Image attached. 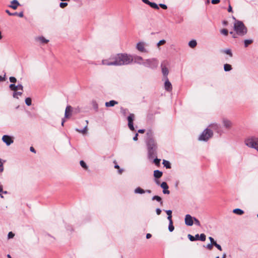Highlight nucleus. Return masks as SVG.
Here are the masks:
<instances>
[{
	"label": "nucleus",
	"instance_id": "0eeeda50",
	"mask_svg": "<svg viewBox=\"0 0 258 258\" xmlns=\"http://www.w3.org/2000/svg\"><path fill=\"white\" fill-rule=\"evenodd\" d=\"M135 118V115L133 113L130 114V115L127 117L128 120V125L130 129L134 131L135 130L134 125H133V121Z\"/></svg>",
	"mask_w": 258,
	"mask_h": 258
},
{
	"label": "nucleus",
	"instance_id": "774afa93",
	"mask_svg": "<svg viewBox=\"0 0 258 258\" xmlns=\"http://www.w3.org/2000/svg\"><path fill=\"white\" fill-rule=\"evenodd\" d=\"M122 172H123V170L122 169H121L120 168L118 169V173H119V174H122Z\"/></svg>",
	"mask_w": 258,
	"mask_h": 258
},
{
	"label": "nucleus",
	"instance_id": "f3484780",
	"mask_svg": "<svg viewBox=\"0 0 258 258\" xmlns=\"http://www.w3.org/2000/svg\"><path fill=\"white\" fill-rule=\"evenodd\" d=\"M86 125L83 129H82V130L76 129V131L79 132V133H81L83 135L86 134L87 133V131H88L87 125L88 124V121L87 120H86Z\"/></svg>",
	"mask_w": 258,
	"mask_h": 258
},
{
	"label": "nucleus",
	"instance_id": "412c9836",
	"mask_svg": "<svg viewBox=\"0 0 258 258\" xmlns=\"http://www.w3.org/2000/svg\"><path fill=\"white\" fill-rule=\"evenodd\" d=\"M233 213L237 214V215H241L244 213L243 211H242V210H241L240 209H234L233 210Z\"/></svg>",
	"mask_w": 258,
	"mask_h": 258
},
{
	"label": "nucleus",
	"instance_id": "dca6fc26",
	"mask_svg": "<svg viewBox=\"0 0 258 258\" xmlns=\"http://www.w3.org/2000/svg\"><path fill=\"white\" fill-rule=\"evenodd\" d=\"M19 6H20V4L17 0H13L11 2V4L9 6V7L16 10Z\"/></svg>",
	"mask_w": 258,
	"mask_h": 258
},
{
	"label": "nucleus",
	"instance_id": "2eb2a0df",
	"mask_svg": "<svg viewBox=\"0 0 258 258\" xmlns=\"http://www.w3.org/2000/svg\"><path fill=\"white\" fill-rule=\"evenodd\" d=\"M161 187L163 189V192L164 194H169L170 193L169 190H168V185L165 182H163L161 184Z\"/></svg>",
	"mask_w": 258,
	"mask_h": 258
},
{
	"label": "nucleus",
	"instance_id": "680f3d73",
	"mask_svg": "<svg viewBox=\"0 0 258 258\" xmlns=\"http://www.w3.org/2000/svg\"><path fill=\"white\" fill-rule=\"evenodd\" d=\"M152 237V235L150 233H148L146 235V238L147 239H149Z\"/></svg>",
	"mask_w": 258,
	"mask_h": 258
},
{
	"label": "nucleus",
	"instance_id": "9d476101",
	"mask_svg": "<svg viewBox=\"0 0 258 258\" xmlns=\"http://www.w3.org/2000/svg\"><path fill=\"white\" fill-rule=\"evenodd\" d=\"M72 111H73V108L71 106H67L66 110H65V117L66 118H70L72 114Z\"/></svg>",
	"mask_w": 258,
	"mask_h": 258
},
{
	"label": "nucleus",
	"instance_id": "72a5a7b5",
	"mask_svg": "<svg viewBox=\"0 0 258 258\" xmlns=\"http://www.w3.org/2000/svg\"><path fill=\"white\" fill-rule=\"evenodd\" d=\"M253 41L252 40H245L244 41V45L245 47H247L248 45L251 44L252 43Z\"/></svg>",
	"mask_w": 258,
	"mask_h": 258
},
{
	"label": "nucleus",
	"instance_id": "e2e57ef3",
	"mask_svg": "<svg viewBox=\"0 0 258 258\" xmlns=\"http://www.w3.org/2000/svg\"><path fill=\"white\" fill-rule=\"evenodd\" d=\"M138 134H136L135 136L134 137L133 140L134 141H137L138 140Z\"/></svg>",
	"mask_w": 258,
	"mask_h": 258
},
{
	"label": "nucleus",
	"instance_id": "aec40b11",
	"mask_svg": "<svg viewBox=\"0 0 258 258\" xmlns=\"http://www.w3.org/2000/svg\"><path fill=\"white\" fill-rule=\"evenodd\" d=\"M187 237L189 238V239L191 241L197 240H199V235L198 234H196L195 236H194L190 234H188Z\"/></svg>",
	"mask_w": 258,
	"mask_h": 258
},
{
	"label": "nucleus",
	"instance_id": "20e7f679",
	"mask_svg": "<svg viewBox=\"0 0 258 258\" xmlns=\"http://www.w3.org/2000/svg\"><path fill=\"white\" fill-rule=\"evenodd\" d=\"M213 132L209 128L205 130L199 138L200 141H207L213 136Z\"/></svg>",
	"mask_w": 258,
	"mask_h": 258
},
{
	"label": "nucleus",
	"instance_id": "37998d69",
	"mask_svg": "<svg viewBox=\"0 0 258 258\" xmlns=\"http://www.w3.org/2000/svg\"><path fill=\"white\" fill-rule=\"evenodd\" d=\"M6 12L9 15V16H15L16 15L17 12L12 13H11L9 10H7L6 11Z\"/></svg>",
	"mask_w": 258,
	"mask_h": 258
},
{
	"label": "nucleus",
	"instance_id": "423d86ee",
	"mask_svg": "<svg viewBox=\"0 0 258 258\" xmlns=\"http://www.w3.org/2000/svg\"><path fill=\"white\" fill-rule=\"evenodd\" d=\"M148 147L150 154H153L156 148V144L153 140H150L148 142Z\"/></svg>",
	"mask_w": 258,
	"mask_h": 258
},
{
	"label": "nucleus",
	"instance_id": "09e8293b",
	"mask_svg": "<svg viewBox=\"0 0 258 258\" xmlns=\"http://www.w3.org/2000/svg\"><path fill=\"white\" fill-rule=\"evenodd\" d=\"M194 221H195V224L198 226H200V222L199 221V220L196 218H194Z\"/></svg>",
	"mask_w": 258,
	"mask_h": 258
},
{
	"label": "nucleus",
	"instance_id": "ea45409f",
	"mask_svg": "<svg viewBox=\"0 0 258 258\" xmlns=\"http://www.w3.org/2000/svg\"><path fill=\"white\" fill-rule=\"evenodd\" d=\"M67 6H68V3H60V5H59L60 7L61 8H64L66 7H67Z\"/></svg>",
	"mask_w": 258,
	"mask_h": 258
},
{
	"label": "nucleus",
	"instance_id": "bf43d9fd",
	"mask_svg": "<svg viewBox=\"0 0 258 258\" xmlns=\"http://www.w3.org/2000/svg\"><path fill=\"white\" fill-rule=\"evenodd\" d=\"M30 150L32 152H33L35 153H36L35 150L33 147H31Z\"/></svg>",
	"mask_w": 258,
	"mask_h": 258
},
{
	"label": "nucleus",
	"instance_id": "c756f323",
	"mask_svg": "<svg viewBox=\"0 0 258 258\" xmlns=\"http://www.w3.org/2000/svg\"><path fill=\"white\" fill-rule=\"evenodd\" d=\"M223 52L228 55H229L230 57H232L233 54L231 52V50L229 49H225L223 51Z\"/></svg>",
	"mask_w": 258,
	"mask_h": 258
},
{
	"label": "nucleus",
	"instance_id": "a878e982",
	"mask_svg": "<svg viewBox=\"0 0 258 258\" xmlns=\"http://www.w3.org/2000/svg\"><path fill=\"white\" fill-rule=\"evenodd\" d=\"M152 200H156L159 202H160L161 205L163 204V202L160 197L158 196H155L152 198Z\"/></svg>",
	"mask_w": 258,
	"mask_h": 258
},
{
	"label": "nucleus",
	"instance_id": "2f4dec72",
	"mask_svg": "<svg viewBox=\"0 0 258 258\" xmlns=\"http://www.w3.org/2000/svg\"><path fill=\"white\" fill-rule=\"evenodd\" d=\"M220 32L222 34L227 36L228 34V30L226 29H222L220 30Z\"/></svg>",
	"mask_w": 258,
	"mask_h": 258
},
{
	"label": "nucleus",
	"instance_id": "4d7b16f0",
	"mask_svg": "<svg viewBox=\"0 0 258 258\" xmlns=\"http://www.w3.org/2000/svg\"><path fill=\"white\" fill-rule=\"evenodd\" d=\"M161 213V210L160 209H156V213L158 215H160Z\"/></svg>",
	"mask_w": 258,
	"mask_h": 258
},
{
	"label": "nucleus",
	"instance_id": "e433bc0d",
	"mask_svg": "<svg viewBox=\"0 0 258 258\" xmlns=\"http://www.w3.org/2000/svg\"><path fill=\"white\" fill-rule=\"evenodd\" d=\"M166 43L165 40H161L157 43V46L159 48L160 46L164 45Z\"/></svg>",
	"mask_w": 258,
	"mask_h": 258
},
{
	"label": "nucleus",
	"instance_id": "4468645a",
	"mask_svg": "<svg viewBox=\"0 0 258 258\" xmlns=\"http://www.w3.org/2000/svg\"><path fill=\"white\" fill-rule=\"evenodd\" d=\"M223 123L225 127L228 130L230 129L232 125V123L231 121L227 119H223Z\"/></svg>",
	"mask_w": 258,
	"mask_h": 258
},
{
	"label": "nucleus",
	"instance_id": "79ce46f5",
	"mask_svg": "<svg viewBox=\"0 0 258 258\" xmlns=\"http://www.w3.org/2000/svg\"><path fill=\"white\" fill-rule=\"evenodd\" d=\"M209 127L214 129H217L218 128V125L217 124H211L209 125Z\"/></svg>",
	"mask_w": 258,
	"mask_h": 258
},
{
	"label": "nucleus",
	"instance_id": "49530a36",
	"mask_svg": "<svg viewBox=\"0 0 258 258\" xmlns=\"http://www.w3.org/2000/svg\"><path fill=\"white\" fill-rule=\"evenodd\" d=\"M159 6H160L161 8H162V9H164V10H166V9H167V6H166V5H165V4H160V5H159Z\"/></svg>",
	"mask_w": 258,
	"mask_h": 258
},
{
	"label": "nucleus",
	"instance_id": "c9c22d12",
	"mask_svg": "<svg viewBox=\"0 0 258 258\" xmlns=\"http://www.w3.org/2000/svg\"><path fill=\"white\" fill-rule=\"evenodd\" d=\"M168 229H169V231H170V232H172V231H173L174 230V227L173 225V222L172 223H171V222L169 223V227H168Z\"/></svg>",
	"mask_w": 258,
	"mask_h": 258
},
{
	"label": "nucleus",
	"instance_id": "f257e3e1",
	"mask_svg": "<svg viewBox=\"0 0 258 258\" xmlns=\"http://www.w3.org/2000/svg\"><path fill=\"white\" fill-rule=\"evenodd\" d=\"M134 61L133 56L126 53H119L109 58L103 59L102 64L106 66H122L131 63Z\"/></svg>",
	"mask_w": 258,
	"mask_h": 258
},
{
	"label": "nucleus",
	"instance_id": "de8ad7c7",
	"mask_svg": "<svg viewBox=\"0 0 258 258\" xmlns=\"http://www.w3.org/2000/svg\"><path fill=\"white\" fill-rule=\"evenodd\" d=\"M4 170L3 163H2L1 160L0 159V171H3Z\"/></svg>",
	"mask_w": 258,
	"mask_h": 258
},
{
	"label": "nucleus",
	"instance_id": "69168bd1",
	"mask_svg": "<svg viewBox=\"0 0 258 258\" xmlns=\"http://www.w3.org/2000/svg\"><path fill=\"white\" fill-rule=\"evenodd\" d=\"M145 130H139L138 131V133H141V134H143V133H145Z\"/></svg>",
	"mask_w": 258,
	"mask_h": 258
},
{
	"label": "nucleus",
	"instance_id": "bb28decb",
	"mask_svg": "<svg viewBox=\"0 0 258 258\" xmlns=\"http://www.w3.org/2000/svg\"><path fill=\"white\" fill-rule=\"evenodd\" d=\"M224 71L226 72L232 70V67L229 64H225L224 66Z\"/></svg>",
	"mask_w": 258,
	"mask_h": 258
},
{
	"label": "nucleus",
	"instance_id": "603ef678",
	"mask_svg": "<svg viewBox=\"0 0 258 258\" xmlns=\"http://www.w3.org/2000/svg\"><path fill=\"white\" fill-rule=\"evenodd\" d=\"M220 2V0H212V3L213 4H217L218 3H219Z\"/></svg>",
	"mask_w": 258,
	"mask_h": 258
},
{
	"label": "nucleus",
	"instance_id": "13d9d810",
	"mask_svg": "<svg viewBox=\"0 0 258 258\" xmlns=\"http://www.w3.org/2000/svg\"><path fill=\"white\" fill-rule=\"evenodd\" d=\"M2 193H3V187L0 186V195H2ZM4 193L6 194L7 191H4Z\"/></svg>",
	"mask_w": 258,
	"mask_h": 258
},
{
	"label": "nucleus",
	"instance_id": "6ab92c4d",
	"mask_svg": "<svg viewBox=\"0 0 258 258\" xmlns=\"http://www.w3.org/2000/svg\"><path fill=\"white\" fill-rule=\"evenodd\" d=\"M118 102L114 101V100H111L109 102H106L105 103V106L106 107H111V106H114L115 105L117 104Z\"/></svg>",
	"mask_w": 258,
	"mask_h": 258
},
{
	"label": "nucleus",
	"instance_id": "0e129e2a",
	"mask_svg": "<svg viewBox=\"0 0 258 258\" xmlns=\"http://www.w3.org/2000/svg\"><path fill=\"white\" fill-rule=\"evenodd\" d=\"M167 219H168V220L169 221V223L170 222H171L172 223V216H168V218Z\"/></svg>",
	"mask_w": 258,
	"mask_h": 258
},
{
	"label": "nucleus",
	"instance_id": "7ed1b4c3",
	"mask_svg": "<svg viewBox=\"0 0 258 258\" xmlns=\"http://www.w3.org/2000/svg\"><path fill=\"white\" fill-rule=\"evenodd\" d=\"M11 90L14 91L13 97L18 98L19 96H21L23 94V87L21 84L16 86L15 84H12L9 86Z\"/></svg>",
	"mask_w": 258,
	"mask_h": 258
},
{
	"label": "nucleus",
	"instance_id": "6e6d98bb",
	"mask_svg": "<svg viewBox=\"0 0 258 258\" xmlns=\"http://www.w3.org/2000/svg\"><path fill=\"white\" fill-rule=\"evenodd\" d=\"M113 163L115 164L114 168L119 169V166L116 164V161H114Z\"/></svg>",
	"mask_w": 258,
	"mask_h": 258
},
{
	"label": "nucleus",
	"instance_id": "a211bd4d",
	"mask_svg": "<svg viewBox=\"0 0 258 258\" xmlns=\"http://www.w3.org/2000/svg\"><path fill=\"white\" fill-rule=\"evenodd\" d=\"M162 175H163L162 172H161L158 170H156L154 171V176L156 178H160L162 176Z\"/></svg>",
	"mask_w": 258,
	"mask_h": 258
},
{
	"label": "nucleus",
	"instance_id": "052dcab7",
	"mask_svg": "<svg viewBox=\"0 0 258 258\" xmlns=\"http://www.w3.org/2000/svg\"><path fill=\"white\" fill-rule=\"evenodd\" d=\"M144 3H145L146 4H147L149 5V3H150V1H149L148 0H142Z\"/></svg>",
	"mask_w": 258,
	"mask_h": 258
},
{
	"label": "nucleus",
	"instance_id": "ddd939ff",
	"mask_svg": "<svg viewBox=\"0 0 258 258\" xmlns=\"http://www.w3.org/2000/svg\"><path fill=\"white\" fill-rule=\"evenodd\" d=\"M145 46V44L144 42H140L137 43L136 47L137 49L141 52H147Z\"/></svg>",
	"mask_w": 258,
	"mask_h": 258
},
{
	"label": "nucleus",
	"instance_id": "393cba45",
	"mask_svg": "<svg viewBox=\"0 0 258 258\" xmlns=\"http://www.w3.org/2000/svg\"><path fill=\"white\" fill-rule=\"evenodd\" d=\"M135 193L137 194H144L145 192V190H144L143 189L141 188V187H139L135 189Z\"/></svg>",
	"mask_w": 258,
	"mask_h": 258
},
{
	"label": "nucleus",
	"instance_id": "4be33fe9",
	"mask_svg": "<svg viewBox=\"0 0 258 258\" xmlns=\"http://www.w3.org/2000/svg\"><path fill=\"white\" fill-rule=\"evenodd\" d=\"M133 58L135 62L141 63V62L143 60V58L139 56H133Z\"/></svg>",
	"mask_w": 258,
	"mask_h": 258
},
{
	"label": "nucleus",
	"instance_id": "39448f33",
	"mask_svg": "<svg viewBox=\"0 0 258 258\" xmlns=\"http://www.w3.org/2000/svg\"><path fill=\"white\" fill-rule=\"evenodd\" d=\"M245 144L249 147L253 148L258 151V139L251 138L245 141Z\"/></svg>",
	"mask_w": 258,
	"mask_h": 258
},
{
	"label": "nucleus",
	"instance_id": "5701e85b",
	"mask_svg": "<svg viewBox=\"0 0 258 258\" xmlns=\"http://www.w3.org/2000/svg\"><path fill=\"white\" fill-rule=\"evenodd\" d=\"M197 41L195 40H191L188 43V45L191 48H195L197 46Z\"/></svg>",
	"mask_w": 258,
	"mask_h": 258
},
{
	"label": "nucleus",
	"instance_id": "473e14b6",
	"mask_svg": "<svg viewBox=\"0 0 258 258\" xmlns=\"http://www.w3.org/2000/svg\"><path fill=\"white\" fill-rule=\"evenodd\" d=\"M32 100L29 97L26 98L25 99V103L28 106H30L31 105Z\"/></svg>",
	"mask_w": 258,
	"mask_h": 258
},
{
	"label": "nucleus",
	"instance_id": "58836bf2",
	"mask_svg": "<svg viewBox=\"0 0 258 258\" xmlns=\"http://www.w3.org/2000/svg\"><path fill=\"white\" fill-rule=\"evenodd\" d=\"M10 81L12 83H16L17 82V79L16 78L14 77H10Z\"/></svg>",
	"mask_w": 258,
	"mask_h": 258
},
{
	"label": "nucleus",
	"instance_id": "338daca9",
	"mask_svg": "<svg viewBox=\"0 0 258 258\" xmlns=\"http://www.w3.org/2000/svg\"><path fill=\"white\" fill-rule=\"evenodd\" d=\"M5 80V78L0 76V82L4 81Z\"/></svg>",
	"mask_w": 258,
	"mask_h": 258
},
{
	"label": "nucleus",
	"instance_id": "a18cd8bd",
	"mask_svg": "<svg viewBox=\"0 0 258 258\" xmlns=\"http://www.w3.org/2000/svg\"><path fill=\"white\" fill-rule=\"evenodd\" d=\"M213 245H214L213 244H212V243L211 244H208L207 245V248L209 249V250H212V248H213Z\"/></svg>",
	"mask_w": 258,
	"mask_h": 258
},
{
	"label": "nucleus",
	"instance_id": "b1692460",
	"mask_svg": "<svg viewBox=\"0 0 258 258\" xmlns=\"http://www.w3.org/2000/svg\"><path fill=\"white\" fill-rule=\"evenodd\" d=\"M163 164L166 168H168V169L171 168V165H170V162L168 161L163 160Z\"/></svg>",
	"mask_w": 258,
	"mask_h": 258
},
{
	"label": "nucleus",
	"instance_id": "cd10ccee",
	"mask_svg": "<svg viewBox=\"0 0 258 258\" xmlns=\"http://www.w3.org/2000/svg\"><path fill=\"white\" fill-rule=\"evenodd\" d=\"M149 5L152 7V8H154L155 9H156V10H158L159 9V7L158 6V5L155 3H152V2H150L149 4Z\"/></svg>",
	"mask_w": 258,
	"mask_h": 258
},
{
	"label": "nucleus",
	"instance_id": "7c9ffc66",
	"mask_svg": "<svg viewBox=\"0 0 258 258\" xmlns=\"http://www.w3.org/2000/svg\"><path fill=\"white\" fill-rule=\"evenodd\" d=\"M206 239V236L205 234L202 233L200 235H199V240H200L202 241H205Z\"/></svg>",
	"mask_w": 258,
	"mask_h": 258
},
{
	"label": "nucleus",
	"instance_id": "f03ea898",
	"mask_svg": "<svg viewBox=\"0 0 258 258\" xmlns=\"http://www.w3.org/2000/svg\"><path fill=\"white\" fill-rule=\"evenodd\" d=\"M233 19L235 20L234 24V30L236 33H234L233 32H230V33L233 35V38H236V35L239 36L245 35L247 32V30L244 24L242 22L236 20L235 18H233Z\"/></svg>",
	"mask_w": 258,
	"mask_h": 258
},
{
	"label": "nucleus",
	"instance_id": "9b49d317",
	"mask_svg": "<svg viewBox=\"0 0 258 258\" xmlns=\"http://www.w3.org/2000/svg\"><path fill=\"white\" fill-rule=\"evenodd\" d=\"M185 223L188 226H192L193 225L192 217L190 215L187 214L185 216Z\"/></svg>",
	"mask_w": 258,
	"mask_h": 258
},
{
	"label": "nucleus",
	"instance_id": "864d4df0",
	"mask_svg": "<svg viewBox=\"0 0 258 258\" xmlns=\"http://www.w3.org/2000/svg\"><path fill=\"white\" fill-rule=\"evenodd\" d=\"M166 212L168 216H172V211L171 210H167Z\"/></svg>",
	"mask_w": 258,
	"mask_h": 258
},
{
	"label": "nucleus",
	"instance_id": "8fccbe9b",
	"mask_svg": "<svg viewBox=\"0 0 258 258\" xmlns=\"http://www.w3.org/2000/svg\"><path fill=\"white\" fill-rule=\"evenodd\" d=\"M209 238L211 241V243H212V244L214 245L215 243H216V242L212 237H210Z\"/></svg>",
	"mask_w": 258,
	"mask_h": 258
},
{
	"label": "nucleus",
	"instance_id": "3c124183",
	"mask_svg": "<svg viewBox=\"0 0 258 258\" xmlns=\"http://www.w3.org/2000/svg\"><path fill=\"white\" fill-rule=\"evenodd\" d=\"M16 16H19V17L22 18V17H23V16H24L23 12H20V13H17V14H16Z\"/></svg>",
	"mask_w": 258,
	"mask_h": 258
},
{
	"label": "nucleus",
	"instance_id": "1a4fd4ad",
	"mask_svg": "<svg viewBox=\"0 0 258 258\" xmlns=\"http://www.w3.org/2000/svg\"><path fill=\"white\" fill-rule=\"evenodd\" d=\"M2 140L7 145L9 146L13 143V140L12 137L8 135H4L2 138Z\"/></svg>",
	"mask_w": 258,
	"mask_h": 258
},
{
	"label": "nucleus",
	"instance_id": "4c0bfd02",
	"mask_svg": "<svg viewBox=\"0 0 258 258\" xmlns=\"http://www.w3.org/2000/svg\"><path fill=\"white\" fill-rule=\"evenodd\" d=\"M160 159H155L154 160V163L157 166H159L160 165Z\"/></svg>",
	"mask_w": 258,
	"mask_h": 258
},
{
	"label": "nucleus",
	"instance_id": "c03bdc74",
	"mask_svg": "<svg viewBox=\"0 0 258 258\" xmlns=\"http://www.w3.org/2000/svg\"><path fill=\"white\" fill-rule=\"evenodd\" d=\"M214 245L215 246H216L220 251H221L222 250L221 246L219 244H217V243H215Z\"/></svg>",
	"mask_w": 258,
	"mask_h": 258
},
{
	"label": "nucleus",
	"instance_id": "f8f14e48",
	"mask_svg": "<svg viewBox=\"0 0 258 258\" xmlns=\"http://www.w3.org/2000/svg\"><path fill=\"white\" fill-rule=\"evenodd\" d=\"M165 82L164 83V87L165 89L169 92H170L172 91V87L171 83L168 80V79L167 77H166V79H165Z\"/></svg>",
	"mask_w": 258,
	"mask_h": 258
},
{
	"label": "nucleus",
	"instance_id": "5fc2aeb1",
	"mask_svg": "<svg viewBox=\"0 0 258 258\" xmlns=\"http://www.w3.org/2000/svg\"><path fill=\"white\" fill-rule=\"evenodd\" d=\"M228 11L229 12H232V8L230 4L228 6Z\"/></svg>",
	"mask_w": 258,
	"mask_h": 258
},
{
	"label": "nucleus",
	"instance_id": "c85d7f7f",
	"mask_svg": "<svg viewBox=\"0 0 258 258\" xmlns=\"http://www.w3.org/2000/svg\"><path fill=\"white\" fill-rule=\"evenodd\" d=\"M38 39L41 43H47L49 41L48 40L46 39L43 37H39Z\"/></svg>",
	"mask_w": 258,
	"mask_h": 258
},
{
	"label": "nucleus",
	"instance_id": "6e6552de",
	"mask_svg": "<svg viewBox=\"0 0 258 258\" xmlns=\"http://www.w3.org/2000/svg\"><path fill=\"white\" fill-rule=\"evenodd\" d=\"M167 64V62L166 61H164L161 63L162 73L164 76L165 79H166L169 73L168 69L166 67Z\"/></svg>",
	"mask_w": 258,
	"mask_h": 258
},
{
	"label": "nucleus",
	"instance_id": "a19ab883",
	"mask_svg": "<svg viewBox=\"0 0 258 258\" xmlns=\"http://www.w3.org/2000/svg\"><path fill=\"white\" fill-rule=\"evenodd\" d=\"M15 234L12 232H10L9 233H8V238L9 239H10V238H12L14 237Z\"/></svg>",
	"mask_w": 258,
	"mask_h": 258
},
{
	"label": "nucleus",
	"instance_id": "f704fd0d",
	"mask_svg": "<svg viewBox=\"0 0 258 258\" xmlns=\"http://www.w3.org/2000/svg\"><path fill=\"white\" fill-rule=\"evenodd\" d=\"M80 165L85 169H87L88 167H87L86 164L85 163V162L84 161L81 160L80 161Z\"/></svg>",
	"mask_w": 258,
	"mask_h": 258
}]
</instances>
